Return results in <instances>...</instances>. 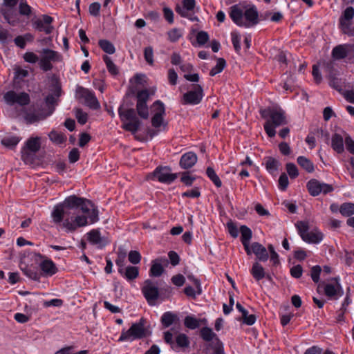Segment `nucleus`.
<instances>
[{"label": "nucleus", "instance_id": "nucleus-53", "mask_svg": "<svg viewBox=\"0 0 354 354\" xmlns=\"http://www.w3.org/2000/svg\"><path fill=\"white\" fill-rule=\"evenodd\" d=\"M128 259L132 264H138L141 260V255L138 251L131 250L129 253Z\"/></svg>", "mask_w": 354, "mask_h": 354}, {"label": "nucleus", "instance_id": "nucleus-24", "mask_svg": "<svg viewBox=\"0 0 354 354\" xmlns=\"http://www.w3.org/2000/svg\"><path fill=\"white\" fill-rule=\"evenodd\" d=\"M263 164L270 174L272 176H277L279 169L281 167V163L278 160L272 157H267L265 158Z\"/></svg>", "mask_w": 354, "mask_h": 354}, {"label": "nucleus", "instance_id": "nucleus-19", "mask_svg": "<svg viewBox=\"0 0 354 354\" xmlns=\"http://www.w3.org/2000/svg\"><path fill=\"white\" fill-rule=\"evenodd\" d=\"M188 279L192 282L195 288L192 286H186L184 289L185 294L189 297L195 298L202 293V287L200 281L194 277L189 276Z\"/></svg>", "mask_w": 354, "mask_h": 354}, {"label": "nucleus", "instance_id": "nucleus-31", "mask_svg": "<svg viewBox=\"0 0 354 354\" xmlns=\"http://www.w3.org/2000/svg\"><path fill=\"white\" fill-rule=\"evenodd\" d=\"M250 272L254 279L259 281L266 277V272L263 266L258 262L252 265Z\"/></svg>", "mask_w": 354, "mask_h": 354}, {"label": "nucleus", "instance_id": "nucleus-44", "mask_svg": "<svg viewBox=\"0 0 354 354\" xmlns=\"http://www.w3.org/2000/svg\"><path fill=\"white\" fill-rule=\"evenodd\" d=\"M103 59L106 64V68L108 69V71L111 75H117L118 73V67L115 66V64L113 62L111 59L108 57L107 55H104L103 57Z\"/></svg>", "mask_w": 354, "mask_h": 354}, {"label": "nucleus", "instance_id": "nucleus-43", "mask_svg": "<svg viewBox=\"0 0 354 354\" xmlns=\"http://www.w3.org/2000/svg\"><path fill=\"white\" fill-rule=\"evenodd\" d=\"M48 137L50 140L55 144H62L66 140V137L56 131H52L49 133Z\"/></svg>", "mask_w": 354, "mask_h": 354}, {"label": "nucleus", "instance_id": "nucleus-38", "mask_svg": "<svg viewBox=\"0 0 354 354\" xmlns=\"http://www.w3.org/2000/svg\"><path fill=\"white\" fill-rule=\"evenodd\" d=\"M339 212L344 216H350L354 214V203H344L339 206Z\"/></svg>", "mask_w": 354, "mask_h": 354}, {"label": "nucleus", "instance_id": "nucleus-48", "mask_svg": "<svg viewBox=\"0 0 354 354\" xmlns=\"http://www.w3.org/2000/svg\"><path fill=\"white\" fill-rule=\"evenodd\" d=\"M150 96V93L149 90L144 89L140 91L137 93V103H144L147 104Z\"/></svg>", "mask_w": 354, "mask_h": 354}, {"label": "nucleus", "instance_id": "nucleus-30", "mask_svg": "<svg viewBox=\"0 0 354 354\" xmlns=\"http://www.w3.org/2000/svg\"><path fill=\"white\" fill-rule=\"evenodd\" d=\"M2 13L5 19L9 24L15 26L19 22V17L18 15L12 9L3 10Z\"/></svg>", "mask_w": 354, "mask_h": 354}, {"label": "nucleus", "instance_id": "nucleus-12", "mask_svg": "<svg viewBox=\"0 0 354 354\" xmlns=\"http://www.w3.org/2000/svg\"><path fill=\"white\" fill-rule=\"evenodd\" d=\"M142 292L149 305L156 304V300L159 297L158 287L151 281L147 280L142 288Z\"/></svg>", "mask_w": 354, "mask_h": 354}, {"label": "nucleus", "instance_id": "nucleus-34", "mask_svg": "<svg viewBox=\"0 0 354 354\" xmlns=\"http://www.w3.org/2000/svg\"><path fill=\"white\" fill-rule=\"evenodd\" d=\"M21 138L15 136H8L2 138L1 144L9 149L15 147L20 142Z\"/></svg>", "mask_w": 354, "mask_h": 354}, {"label": "nucleus", "instance_id": "nucleus-39", "mask_svg": "<svg viewBox=\"0 0 354 354\" xmlns=\"http://www.w3.org/2000/svg\"><path fill=\"white\" fill-rule=\"evenodd\" d=\"M61 88L57 83L54 85V93L48 95L46 98V104L53 105L55 103L57 98L60 95Z\"/></svg>", "mask_w": 354, "mask_h": 354}, {"label": "nucleus", "instance_id": "nucleus-46", "mask_svg": "<svg viewBox=\"0 0 354 354\" xmlns=\"http://www.w3.org/2000/svg\"><path fill=\"white\" fill-rule=\"evenodd\" d=\"M136 110L139 116L143 119H147L149 117V109L147 104L137 103Z\"/></svg>", "mask_w": 354, "mask_h": 354}, {"label": "nucleus", "instance_id": "nucleus-25", "mask_svg": "<svg viewBox=\"0 0 354 354\" xmlns=\"http://www.w3.org/2000/svg\"><path fill=\"white\" fill-rule=\"evenodd\" d=\"M344 133H343V136L335 133L331 138V147L338 153H342L344 151Z\"/></svg>", "mask_w": 354, "mask_h": 354}, {"label": "nucleus", "instance_id": "nucleus-23", "mask_svg": "<svg viewBox=\"0 0 354 354\" xmlns=\"http://www.w3.org/2000/svg\"><path fill=\"white\" fill-rule=\"evenodd\" d=\"M324 234L318 229L309 231L303 241L309 244H319L324 239Z\"/></svg>", "mask_w": 354, "mask_h": 354}, {"label": "nucleus", "instance_id": "nucleus-54", "mask_svg": "<svg viewBox=\"0 0 354 354\" xmlns=\"http://www.w3.org/2000/svg\"><path fill=\"white\" fill-rule=\"evenodd\" d=\"M209 40V35L205 31H200L196 35V41L198 45L203 46Z\"/></svg>", "mask_w": 354, "mask_h": 354}, {"label": "nucleus", "instance_id": "nucleus-57", "mask_svg": "<svg viewBox=\"0 0 354 354\" xmlns=\"http://www.w3.org/2000/svg\"><path fill=\"white\" fill-rule=\"evenodd\" d=\"M24 59L26 62L35 64L37 62H39V57L33 52H26L24 55Z\"/></svg>", "mask_w": 354, "mask_h": 354}, {"label": "nucleus", "instance_id": "nucleus-14", "mask_svg": "<svg viewBox=\"0 0 354 354\" xmlns=\"http://www.w3.org/2000/svg\"><path fill=\"white\" fill-rule=\"evenodd\" d=\"M53 18L48 15H43L41 18L37 19L32 22L33 28L36 30L50 34L53 30L51 23Z\"/></svg>", "mask_w": 354, "mask_h": 354}, {"label": "nucleus", "instance_id": "nucleus-27", "mask_svg": "<svg viewBox=\"0 0 354 354\" xmlns=\"http://www.w3.org/2000/svg\"><path fill=\"white\" fill-rule=\"evenodd\" d=\"M40 268L46 276H52L57 271L55 264L50 259L44 260L40 263Z\"/></svg>", "mask_w": 354, "mask_h": 354}, {"label": "nucleus", "instance_id": "nucleus-35", "mask_svg": "<svg viewBox=\"0 0 354 354\" xmlns=\"http://www.w3.org/2000/svg\"><path fill=\"white\" fill-rule=\"evenodd\" d=\"M297 163L308 173H312L315 170L313 163L304 156H299Z\"/></svg>", "mask_w": 354, "mask_h": 354}, {"label": "nucleus", "instance_id": "nucleus-29", "mask_svg": "<svg viewBox=\"0 0 354 354\" xmlns=\"http://www.w3.org/2000/svg\"><path fill=\"white\" fill-rule=\"evenodd\" d=\"M41 137L31 136L26 142V147L31 152H37L41 147Z\"/></svg>", "mask_w": 354, "mask_h": 354}, {"label": "nucleus", "instance_id": "nucleus-9", "mask_svg": "<svg viewBox=\"0 0 354 354\" xmlns=\"http://www.w3.org/2000/svg\"><path fill=\"white\" fill-rule=\"evenodd\" d=\"M203 97V91L201 85L194 84L193 88L185 93L183 97V104H198Z\"/></svg>", "mask_w": 354, "mask_h": 354}, {"label": "nucleus", "instance_id": "nucleus-5", "mask_svg": "<svg viewBox=\"0 0 354 354\" xmlns=\"http://www.w3.org/2000/svg\"><path fill=\"white\" fill-rule=\"evenodd\" d=\"M119 115L123 122L122 127L133 133H136L141 124L133 109H119Z\"/></svg>", "mask_w": 354, "mask_h": 354}, {"label": "nucleus", "instance_id": "nucleus-59", "mask_svg": "<svg viewBox=\"0 0 354 354\" xmlns=\"http://www.w3.org/2000/svg\"><path fill=\"white\" fill-rule=\"evenodd\" d=\"M321 270V268L319 266H315L312 268L310 276L314 282L317 283L319 281Z\"/></svg>", "mask_w": 354, "mask_h": 354}, {"label": "nucleus", "instance_id": "nucleus-18", "mask_svg": "<svg viewBox=\"0 0 354 354\" xmlns=\"http://www.w3.org/2000/svg\"><path fill=\"white\" fill-rule=\"evenodd\" d=\"M351 53H354V44H342L333 49L332 55L335 59H341L346 57Z\"/></svg>", "mask_w": 354, "mask_h": 354}, {"label": "nucleus", "instance_id": "nucleus-6", "mask_svg": "<svg viewBox=\"0 0 354 354\" xmlns=\"http://www.w3.org/2000/svg\"><path fill=\"white\" fill-rule=\"evenodd\" d=\"M60 61H62V56L58 52L49 48H43L40 52L39 65L44 71L52 69V62Z\"/></svg>", "mask_w": 354, "mask_h": 354}, {"label": "nucleus", "instance_id": "nucleus-64", "mask_svg": "<svg viewBox=\"0 0 354 354\" xmlns=\"http://www.w3.org/2000/svg\"><path fill=\"white\" fill-rule=\"evenodd\" d=\"M185 281V278L183 275L179 274L172 277L171 282L176 286H182Z\"/></svg>", "mask_w": 354, "mask_h": 354}, {"label": "nucleus", "instance_id": "nucleus-8", "mask_svg": "<svg viewBox=\"0 0 354 354\" xmlns=\"http://www.w3.org/2000/svg\"><path fill=\"white\" fill-rule=\"evenodd\" d=\"M3 98L5 102L9 105L18 104L24 106L30 102L29 95L25 92L17 93L14 91H9L4 94Z\"/></svg>", "mask_w": 354, "mask_h": 354}, {"label": "nucleus", "instance_id": "nucleus-28", "mask_svg": "<svg viewBox=\"0 0 354 354\" xmlns=\"http://www.w3.org/2000/svg\"><path fill=\"white\" fill-rule=\"evenodd\" d=\"M46 118V115L35 111H29L25 113L24 120L27 124H34Z\"/></svg>", "mask_w": 354, "mask_h": 354}, {"label": "nucleus", "instance_id": "nucleus-50", "mask_svg": "<svg viewBox=\"0 0 354 354\" xmlns=\"http://www.w3.org/2000/svg\"><path fill=\"white\" fill-rule=\"evenodd\" d=\"M19 11L22 15L29 16L31 13V7L27 4L26 0H21L19 6Z\"/></svg>", "mask_w": 354, "mask_h": 354}, {"label": "nucleus", "instance_id": "nucleus-56", "mask_svg": "<svg viewBox=\"0 0 354 354\" xmlns=\"http://www.w3.org/2000/svg\"><path fill=\"white\" fill-rule=\"evenodd\" d=\"M231 39L232 44L236 50V51H239L241 49L240 42H241V36L238 32H232L231 33Z\"/></svg>", "mask_w": 354, "mask_h": 354}, {"label": "nucleus", "instance_id": "nucleus-17", "mask_svg": "<svg viewBox=\"0 0 354 354\" xmlns=\"http://www.w3.org/2000/svg\"><path fill=\"white\" fill-rule=\"evenodd\" d=\"M86 235L88 241L98 248H102L109 243L106 238L101 236L100 232L98 230H92Z\"/></svg>", "mask_w": 354, "mask_h": 354}, {"label": "nucleus", "instance_id": "nucleus-40", "mask_svg": "<svg viewBox=\"0 0 354 354\" xmlns=\"http://www.w3.org/2000/svg\"><path fill=\"white\" fill-rule=\"evenodd\" d=\"M184 324L189 329H196L200 326V320L193 316H187L185 318Z\"/></svg>", "mask_w": 354, "mask_h": 354}, {"label": "nucleus", "instance_id": "nucleus-26", "mask_svg": "<svg viewBox=\"0 0 354 354\" xmlns=\"http://www.w3.org/2000/svg\"><path fill=\"white\" fill-rule=\"evenodd\" d=\"M196 162L197 156L193 152H187L182 156L180 165L183 169H189L193 167Z\"/></svg>", "mask_w": 354, "mask_h": 354}, {"label": "nucleus", "instance_id": "nucleus-7", "mask_svg": "<svg viewBox=\"0 0 354 354\" xmlns=\"http://www.w3.org/2000/svg\"><path fill=\"white\" fill-rule=\"evenodd\" d=\"M153 112V117L151 118V124L154 128L164 129L166 126V122L164 120L165 115V109L164 104L160 100L156 101L151 107Z\"/></svg>", "mask_w": 354, "mask_h": 354}, {"label": "nucleus", "instance_id": "nucleus-22", "mask_svg": "<svg viewBox=\"0 0 354 354\" xmlns=\"http://www.w3.org/2000/svg\"><path fill=\"white\" fill-rule=\"evenodd\" d=\"M162 264H167V260L166 258H160L153 260L151 262V267L149 271L150 276L155 277H160L164 271Z\"/></svg>", "mask_w": 354, "mask_h": 354}, {"label": "nucleus", "instance_id": "nucleus-49", "mask_svg": "<svg viewBox=\"0 0 354 354\" xmlns=\"http://www.w3.org/2000/svg\"><path fill=\"white\" fill-rule=\"evenodd\" d=\"M344 142L347 151L354 156V140L346 133H344Z\"/></svg>", "mask_w": 354, "mask_h": 354}, {"label": "nucleus", "instance_id": "nucleus-32", "mask_svg": "<svg viewBox=\"0 0 354 354\" xmlns=\"http://www.w3.org/2000/svg\"><path fill=\"white\" fill-rule=\"evenodd\" d=\"M183 9L177 8L176 11L183 17L188 18V11L194 10L196 6L195 0H183Z\"/></svg>", "mask_w": 354, "mask_h": 354}, {"label": "nucleus", "instance_id": "nucleus-37", "mask_svg": "<svg viewBox=\"0 0 354 354\" xmlns=\"http://www.w3.org/2000/svg\"><path fill=\"white\" fill-rule=\"evenodd\" d=\"M125 278L129 280H133L138 277L139 274V270L135 266H127L123 270V273Z\"/></svg>", "mask_w": 354, "mask_h": 354}, {"label": "nucleus", "instance_id": "nucleus-47", "mask_svg": "<svg viewBox=\"0 0 354 354\" xmlns=\"http://www.w3.org/2000/svg\"><path fill=\"white\" fill-rule=\"evenodd\" d=\"M225 66V61L222 58L218 59L216 66L211 69L209 75L211 76L216 75V74L221 73L223 70Z\"/></svg>", "mask_w": 354, "mask_h": 354}, {"label": "nucleus", "instance_id": "nucleus-21", "mask_svg": "<svg viewBox=\"0 0 354 354\" xmlns=\"http://www.w3.org/2000/svg\"><path fill=\"white\" fill-rule=\"evenodd\" d=\"M250 247L251 250V254L254 253L260 261L264 262L268 259L269 255L268 251L266 248L261 244L257 242H254Z\"/></svg>", "mask_w": 354, "mask_h": 354}, {"label": "nucleus", "instance_id": "nucleus-45", "mask_svg": "<svg viewBox=\"0 0 354 354\" xmlns=\"http://www.w3.org/2000/svg\"><path fill=\"white\" fill-rule=\"evenodd\" d=\"M299 234L300 235L302 240L304 237L308 234V224L305 221H299L295 224Z\"/></svg>", "mask_w": 354, "mask_h": 354}, {"label": "nucleus", "instance_id": "nucleus-33", "mask_svg": "<svg viewBox=\"0 0 354 354\" xmlns=\"http://www.w3.org/2000/svg\"><path fill=\"white\" fill-rule=\"evenodd\" d=\"M184 30L182 28H174L167 32L168 40L171 42H176L183 37Z\"/></svg>", "mask_w": 354, "mask_h": 354}, {"label": "nucleus", "instance_id": "nucleus-20", "mask_svg": "<svg viewBox=\"0 0 354 354\" xmlns=\"http://www.w3.org/2000/svg\"><path fill=\"white\" fill-rule=\"evenodd\" d=\"M241 232V240L244 247V249L247 254H251V250L250 245V241L252 239V230L245 225H242L240 227Z\"/></svg>", "mask_w": 354, "mask_h": 354}, {"label": "nucleus", "instance_id": "nucleus-13", "mask_svg": "<svg viewBox=\"0 0 354 354\" xmlns=\"http://www.w3.org/2000/svg\"><path fill=\"white\" fill-rule=\"evenodd\" d=\"M153 176L161 183H171L177 178V174H172L168 167H161L154 170Z\"/></svg>", "mask_w": 354, "mask_h": 354}, {"label": "nucleus", "instance_id": "nucleus-15", "mask_svg": "<svg viewBox=\"0 0 354 354\" xmlns=\"http://www.w3.org/2000/svg\"><path fill=\"white\" fill-rule=\"evenodd\" d=\"M324 291L326 296L335 299H338L344 294L343 289L336 279L325 286Z\"/></svg>", "mask_w": 354, "mask_h": 354}, {"label": "nucleus", "instance_id": "nucleus-60", "mask_svg": "<svg viewBox=\"0 0 354 354\" xmlns=\"http://www.w3.org/2000/svg\"><path fill=\"white\" fill-rule=\"evenodd\" d=\"M200 196L201 192L198 187L187 190L182 194L183 197L198 198Z\"/></svg>", "mask_w": 354, "mask_h": 354}, {"label": "nucleus", "instance_id": "nucleus-62", "mask_svg": "<svg viewBox=\"0 0 354 354\" xmlns=\"http://www.w3.org/2000/svg\"><path fill=\"white\" fill-rule=\"evenodd\" d=\"M243 322L244 324L251 326L253 325L256 322V316L253 314L249 315L248 310L246 311V315H242Z\"/></svg>", "mask_w": 354, "mask_h": 354}, {"label": "nucleus", "instance_id": "nucleus-4", "mask_svg": "<svg viewBox=\"0 0 354 354\" xmlns=\"http://www.w3.org/2000/svg\"><path fill=\"white\" fill-rule=\"evenodd\" d=\"M148 330L144 326L143 320L140 319L139 322L134 323L129 329L122 330L119 341L132 342L135 339H141L147 335Z\"/></svg>", "mask_w": 354, "mask_h": 354}, {"label": "nucleus", "instance_id": "nucleus-51", "mask_svg": "<svg viewBox=\"0 0 354 354\" xmlns=\"http://www.w3.org/2000/svg\"><path fill=\"white\" fill-rule=\"evenodd\" d=\"M201 335L203 339L205 341H211L213 339L215 334L209 328H203L201 330Z\"/></svg>", "mask_w": 354, "mask_h": 354}, {"label": "nucleus", "instance_id": "nucleus-63", "mask_svg": "<svg viewBox=\"0 0 354 354\" xmlns=\"http://www.w3.org/2000/svg\"><path fill=\"white\" fill-rule=\"evenodd\" d=\"M75 116L78 122H80L82 124H85L87 121V114L80 109H77L75 111Z\"/></svg>", "mask_w": 354, "mask_h": 354}, {"label": "nucleus", "instance_id": "nucleus-16", "mask_svg": "<svg viewBox=\"0 0 354 354\" xmlns=\"http://www.w3.org/2000/svg\"><path fill=\"white\" fill-rule=\"evenodd\" d=\"M354 17V8L347 7L339 19V24L344 33H348L351 25V20Z\"/></svg>", "mask_w": 354, "mask_h": 354}, {"label": "nucleus", "instance_id": "nucleus-3", "mask_svg": "<svg viewBox=\"0 0 354 354\" xmlns=\"http://www.w3.org/2000/svg\"><path fill=\"white\" fill-rule=\"evenodd\" d=\"M261 116L266 119L264 129L270 138L275 136V129L288 123L285 111L280 107H273L261 111Z\"/></svg>", "mask_w": 354, "mask_h": 354}, {"label": "nucleus", "instance_id": "nucleus-55", "mask_svg": "<svg viewBox=\"0 0 354 354\" xmlns=\"http://www.w3.org/2000/svg\"><path fill=\"white\" fill-rule=\"evenodd\" d=\"M176 343L180 347H187L189 344V341L187 336L185 334H180L176 337Z\"/></svg>", "mask_w": 354, "mask_h": 354}, {"label": "nucleus", "instance_id": "nucleus-61", "mask_svg": "<svg viewBox=\"0 0 354 354\" xmlns=\"http://www.w3.org/2000/svg\"><path fill=\"white\" fill-rule=\"evenodd\" d=\"M289 184L288 178L286 174H282L279 178V187L284 191Z\"/></svg>", "mask_w": 354, "mask_h": 354}, {"label": "nucleus", "instance_id": "nucleus-58", "mask_svg": "<svg viewBox=\"0 0 354 354\" xmlns=\"http://www.w3.org/2000/svg\"><path fill=\"white\" fill-rule=\"evenodd\" d=\"M286 170L291 178H295L299 175L298 169L293 163H288L286 165Z\"/></svg>", "mask_w": 354, "mask_h": 354}, {"label": "nucleus", "instance_id": "nucleus-52", "mask_svg": "<svg viewBox=\"0 0 354 354\" xmlns=\"http://www.w3.org/2000/svg\"><path fill=\"white\" fill-rule=\"evenodd\" d=\"M144 57L149 64L152 65L153 64V50L151 46H148L145 48Z\"/></svg>", "mask_w": 354, "mask_h": 354}, {"label": "nucleus", "instance_id": "nucleus-2", "mask_svg": "<svg viewBox=\"0 0 354 354\" xmlns=\"http://www.w3.org/2000/svg\"><path fill=\"white\" fill-rule=\"evenodd\" d=\"M229 15L238 26L249 28L259 23V12L255 6L241 8L239 5L230 7Z\"/></svg>", "mask_w": 354, "mask_h": 354}, {"label": "nucleus", "instance_id": "nucleus-42", "mask_svg": "<svg viewBox=\"0 0 354 354\" xmlns=\"http://www.w3.org/2000/svg\"><path fill=\"white\" fill-rule=\"evenodd\" d=\"M206 174L209 178L213 182V183L217 187H220L222 185L221 180H220L215 171L212 167H207Z\"/></svg>", "mask_w": 354, "mask_h": 354}, {"label": "nucleus", "instance_id": "nucleus-10", "mask_svg": "<svg viewBox=\"0 0 354 354\" xmlns=\"http://www.w3.org/2000/svg\"><path fill=\"white\" fill-rule=\"evenodd\" d=\"M76 95L77 97L82 100L86 105L91 109H97L100 107V103L93 91L82 87H79L77 89Z\"/></svg>", "mask_w": 354, "mask_h": 354}, {"label": "nucleus", "instance_id": "nucleus-11", "mask_svg": "<svg viewBox=\"0 0 354 354\" xmlns=\"http://www.w3.org/2000/svg\"><path fill=\"white\" fill-rule=\"evenodd\" d=\"M307 188L310 195L313 196H318L320 194H328L333 191L331 185L322 183L316 179H312L307 183Z\"/></svg>", "mask_w": 354, "mask_h": 354}, {"label": "nucleus", "instance_id": "nucleus-36", "mask_svg": "<svg viewBox=\"0 0 354 354\" xmlns=\"http://www.w3.org/2000/svg\"><path fill=\"white\" fill-rule=\"evenodd\" d=\"M177 319V316L172 312L168 311L165 313L161 317V323L164 326V327L167 328L170 326Z\"/></svg>", "mask_w": 354, "mask_h": 354}, {"label": "nucleus", "instance_id": "nucleus-1", "mask_svg": "<svg viewBox=\"0 0 354 354\" xmlns=\"http://www.w3.org/2000/svg\"><path fill=\"white\" fill-rule=\"evenodd\" d=\"M53 222L66 232H73L80 227L99 220L98 211L88 200L71 196L55 205L51 212Z\"/></svg>", "mask_w": 354, "mask_h": 354}, {"label": "nucleus", "instance_id": "nucleus-41", "mask_svg": "<svg viewBox=\"0 0 354 354\" xmlns=\"http://www.w3.org/2000/svg\"><path fill=\"white\" fill-rule=\"evenodd\" d=\"M99 45L100 48L108 54H113L115 52V48L113 44L108 40H100Z\"/></svg>", "mask_w": 354, "mask_h": 354}]
</instances>
